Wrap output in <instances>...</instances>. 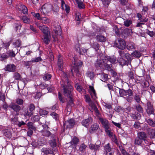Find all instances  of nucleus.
<instances>
[{
    "label": "nucleus",
    "instance_id": "f257e3e1",
    "mask_svg": "<svg viewBox=\"0 0 155 155\" xmlns=\"http://www.w3.org/2000/svg\"><path fill=\"white\" fill-rule=\"evenodd\" d=\"M65 81H62L61 82V91L63 95L68 97V104L72 106L73 101L72 99V91L73 87L69 82L67 78V76L65 74Z\"/></svg>",
    "mask_w": 155,
    "mask_h": 155
},
{
    "label": "nucleus",
    "instance_id": "f03ea898",
    "mask_svg": "<svg viewBox=\"0 0 155 155\" xmlns=\"http://www.w3.org/2000/svg\"><path fill=\"white\" fill-rule=\"evenodd\" d=\"M117 61L116 58L114 56H105L102 60L98 59L95 64V67L97 68H100L102 69H105L109 71H113L112 65L111 64H108V61L112 64H115Z\"/></svg>",
    "mask_w": 155,
    "mask_h": 155
},
{
    "label": "nucleus",
    "instance_id": "7ed1b4c3",
    "mask_svg": "<svg viewBox=\"0 0 155 155\" xmlns=\"http://www.w3.org/2000/svg\"><path fill=\"white\" fill-rule=\"evenodd\" d=\"M15 56V52L12 50L7 51L5 54H0V60L3 61L9 58H13Z\"/></svg>",
    "mask_w": 155,
    "mask_h": 155
},
{
    "label": "nucleus",
    "instance_id": "20e7f679",
    "mask_svg": "<svg viewBox=\"0 0 155 155\" xmlns=\"http://www.w3.org/2000/svg\"><path fill=\"white\" fill-rule=\"evenodd\" d=\"M52 9V6L51 4H45L41 8V12L44 15L51 11Z\"/></svg>",
    "mask_w": 155,
    "mask_h": 155
},
{
    "label": "nucleus",
    "instance_id": "39448f33",
    "mask_svg": "<svg viewBox=\"0 0 155 155\" xmlns=\"http://www.w3.org/2000/svg\"><path fill=\"white\" fill-rule=\"evenodd\" d=\"M146 110L147 113L148 114H154L155 110L153 104L150 101L147 102V103Z\"/></svg>",
    "mask_w": 155,
    "mask_h": 155
},
{
    "label": "nucleus",
    "instance_id": "423d86ee",
    "mask_svg": "<svg viewBox=\"0 0 155 155\" xmlns=\"http://www.w3.org/2000/svg\"><path fill=\"white\" fill-rule=\"evenodd\" d=\"M114 45L120 49H124L126 46V43L123 39H119L114 43Z\"/></svg>",
    "mask_w": 155,
    "mask_h": 155
},
{
    "label": "nucleus",
    "instance_id": "0eeeda50",
    "mask_svg": "<svg viewBox=\"0 0 155 155\" xmlns=\"http://www.w3.org/2000/svg\"><path fill=\"white\" fill-rule=\"evenodd\" d=\"M120 96L124 97V96H127L128 95H133L134 94L132 91L130 89L127 90L120 89L119 91Z\"/></svg>",
    "mask_w": 155,
    "mask_h": 155
},
{
    "label": "nucleus",
    "instance_id": "6e6552de",
    "mask_svg": "<svg viewBox=\"0 0 155 155\" xmlns=\"http://www.w3.org/2000/svg\"><path fill=\"white\" fill-rule=\"evenodd\" d=\"M75 121L73 119H71L64 123L63 126L64 128H70L73 127L75 124Z\"/></svg>",
    "mask_w": 155,
    "mask_h": 155
},
{
    "label": "nucleus",
    "instance_id": "1a4fd4ad",
    "mask_svg": "<svg viewBox=\"0 0 155 155\" xmlns=\"http://www.w3.org/2000/svg\"><path fill=\"white\" fill-rule=\"evenodd\" d=\"M16 8L19 11H22L23 14H25L27 13V8L24 5L19 4L16 6Z\"/></svg>",
    "mask_w": 155,
    "mask_h": 155
},
{
    "label": "nucleus",
    "instance_id": "9d476101",
    "mask_svg": "<svg viewBox=\"0 0 155 155\" xmlns=\"http://www.w3.org/2000/svg\"><path fill=\"white\" fill-rule=\"evenodd\" d=\"M39 29L44 34V35H47L50 34V31L48 28L45 25L39 26L38 27Z\"/></svg>",
    "mask_w": 155,
    "mask_h": 155
},
{
    "label": "nucleus",
    "instance_id": "9b49d317",
    "mask_svg": "<svg viewBox=\"0 0 155 155\" xmlns=\"http://www.w3.org/2000/svg\"><path fill=\"white\" fill-rule=\"evenodd\" d=\"M58 29H56L54 30V32H52V36L53 38H54V40L55 41L56 40V36L57 35H60L61 34V29L60 27L58 26Z\"/></svg>",
    "mask_w": 155,
    "mask_h": 155
},
{
    "label": "nucleus",
    "instance_id": "f8f14e48",
    "mask_svg": "<svg viewBox=\"0 0 155 155\" xmlns=\"http://www.w3.org/2000/svg\"><path fill=\"white\" fill-rule=\"evenodd\" d=\"M75 49L80 54H83V53H85L87 52V49L82 48L81 49L80 48V45L78 44L75 46Z\"/></svg>",
    "mask_w": 155,
    "mask_h": 155
},
{
    "label": "nucleus",
    "instance_id": "ddd939ff",
    "mask_svg": "<svg viewBox=\"0 0 155 155\" xmlns=\"http://www.w3.org/2000/svg\"><path fill=\"white\" fill-rule=\"evenodd\" d=\"M100 142H97L95 144L91 143L89 145V148L91 150H94V151H96L99 149L100 147Z\"/></svg>",
    "mask_w": 155,
    "mask_h": 155
},
{
    "label": "nucleus",
    "instance_id": "4468645a",
    "mask_svg": "<svg viewBox=\"0 0 155 155\" xmlns=\"http://www.w3.org/2000/svg\"><path fill=\"white\" fill-rule=\"evenodd\" d=\"M99 120L105 129L109 127L110 125L107 120L102 118H99Z\"/></svg>",
    "mask_w": 155,
    "mask_h": 155
},
{
    "label": "nucleus",
    "instance_id": "2eb2a0df",
    "mask_svg": "<svg viewBox=\"0 0 155 155\" xmlns=\"http://www.w3.org/2000/svg\"><path fill=\"white\" fill-rule=\"evenodd\" d=\"M9 107L16 112H19L21 109L20 106L12 103L9 104Z\"/></svg>",
    "mask_w": 155,
    "mask_h": 155
},
{
    "label": "nucleus",
    "instance_id": "dca6fc26",
    "mask_svg": "<svg viewBox=\"0 0 155 155\" xmlns=\"http://www.w3.org/2000/svg\"><path fill=\"white\" fill-rule=\"evenodd\" d=\"M16 67L14 64H8L5 68L6 71L9 72H15L16 71Z\"/></svg>",
    "mask_w": 155,
    "mask_h": 155
},
{
    "label": "nucleus",
    "instance_id": "f3484780",
    "mask_svg": "<svg viewBox=\"0 0 155 155\" xmlns=\"http://www.w3.org/2000/svg\"><path fill=\"white\" fill-rule=\"evenodd\" d=\"M89 91L92 98L94 99H95L97 98L96 94L94 87L90 86H89Z\"/></svg>",
    "mask_w": 155,
    "mask_h": 155
},
{
    "label": "nucleus",
    "instance_id": "a211bd4d",
    "mask_svg": "<svg viewBox=\"0 0 155 155\" xmlns=\"http://www.w3.org/2000/svg\"><path fill=\"white\" fill-rule=\"evenodd\" d=\"M61 6L62 8L63 9L65 10L67 13H69L70 10L69 6L65 4L64 1L63 0H61Z\"/></svg>",
    "mask_w": 155,
    "mask_h": 155
},
{
    "label": "nucleus",
    "instance_id": "6ab92c4d",
    "mask_svg": "<svg viewBox=\"0 0 155 155\" xmlns=\"http://www.w3.org/2000/svg\"><path fill=\"white\" fill-rule=\"evenodd\" d=\"M51 38V34L47 35H43L42 38L44 42L46 45H48L50 41Z\"/></svg>",
    "mask_w": 155,
    "mask_h": 155
},
{
    "label": "nucleus",
    "instance_id": "aec40b11",
    "mask_svg": "<svg viewBox=\"0 0 155 155\" xmlns=\"http://www.w3.org/2000/svg\"><path fill=\"white\" fill-rule=\"evenodd\" d=\"M50 144L51 146V149L53 151H57V149L56 147V143L55 140H54L53 141H51L50 142Z\"/></svg>",
    "mask_w": 155,
    "mask_h": 155
},
{
    "label": "nucleus",
    "instance_id": "412c9836",
    "mask_svg": "<svg viewBox=\"0 0 155 155\" xmlns=\"http://www.w3.org/2000/svg\"><path fill=\"white\" fill-rule=\"evenodd\" d=\"M58 67L60 68L59 70H61V67L63 65V61L62 56L60 55H59L58 56Z\"/></svg>",
    "mask_w": 155,
    "mask_h": 155
},
{
    "label": "nucleus",
    "instance_id": "4be33fe9",
    "mask_svg": "<svg viewBox=\"0 0 155 155\" xmlns=\"http://www.w3.org/2000/svg\"><path fill=\"white\" fill-rule=\"evenodd\" d=\"M137 137L142 140L147 138V136L145 133L143 132H139L137 133Z\"/></svg>",
    "mask_w": 155,
    "mask_h": 155
},
{
    "label": "nucleus",
    "instance_id": "5701e85b",
    "mask_svg": "<svg viewBox=\"0 0 155 155\" xmlns=\"http://www.w3.org/2000/svg\"><path fill=\"white\" fill-rule=\"evenodd\" d=\"M85 97L86 101L89 104L90 106L93 107L94 106V104L91 101L89 96L87 95H85Z\"/></svg>",
    "mask_w": 155,
    "mask_h": 155
},
{
    "label": "nucleus",
    "instance_id": "b1692460",
    "mask_svg": "<svg viewBox=\"0 0 155 155\" xmlns=\"http://www.w3.org/2000/svg\"><path fill=\"white\" fill-rule=\"evenodd\" d=\"M117 62L121 66H123L126 64V61L123 57H118L117 59Z\"/></svg>",
    "mask_w": 155,
    "mask_h": 155
},
{
    "label": "nucleus",
    "instance_id": "393cba45",
    "mask_svg": "<svg viewBox=\"0 0 155 155\" xmlns=\"http://www.w3.org/2000/svg\"><path fill=\"white\" fill-rule=\"evenodd\" d=\"M40 131L42 133V135L43 136L48 137L51 135V133L47 130H42Z\"/></svg>",
    "mask_w": 155,
    "mask_h": 155
},
{
    "label": "nucleus",
    "instance_id": "a878e982",
    "mask_svg": "<svg viewBox=\"0 0 155 155\" xmlns=\"http://www.w3.org/2000/svg\"><path fill=\"white\" fill-rule=\"evenodd\" d=\"M148 133L151 138H153L155 137V130L149 129L148 130Z\"/></svg>",
    "mask_w": 155,
    "mask_h": 155
},
{
    "label": "nucleus",
    "instance_id": "bb28decb",
    "mask_svg": "<svg viewBox=\"0 0 155 155\" xmlns=\"http://www.w3.org/2000/svg\"><path fill=\"white\" fill-rule=\"evenodd\" d=\"M90 119H87L82 120L81 124L84 126L87 127L90 124Z\"/></svg>",
    "mask_w": 155,
    "mask_h": 155
},
{
    "label": "nucleus",
    "instance_id": "cd10ccee",
    "mask_svg": "<svg viewBox=\"0 0 155 155\" xmlns=\"http://www.w3.org/2000/svg\"><path fill=\"white\" fill-rule=\"evenodd\" d=\"M41 151L44 153L47 154L49 153L54 154V151H52L51 149L48 150L47 148H43L41 149Z\"/></svg>",
    "mask_w": 155,
    "mask_h": 155
},
{
    "label": "nucleus",
    "instance_id": "c85d7f7f",
    "mask_svg": "<svg viewBox=\"0 0 155 155\" xmlns=\"http://www.w3.org/2000/svg\"><path fill=\"white\" fill-rule=\"evenodd\" d=\"M97 41L101 42L105 41L106 40V37L101 35H98L97 36Z\"/></svg>",
    "mask_w": 155,
    "mask_h": 155
},
{
    "label": "nucleus",
    "instance_id": "c756f323",
    "mask_svg": "<svg viewBox=\"0 0 155 155\" xmlns=\"http://www.w3.org/2000/svg\"><path fill=\"white\" fill-rule=\"evenodd\" d=\"M79 68L77 66V65H76V64H74V66L73 67L71 70L72 74H73V71L76 73L77 75L78 74L79 71Z\"/></svg>",
    "mask_w": 155,
    "mask_h": 155
},
{
    "label": "nucleus",
    "instance_id": "7c9ffc66",
    "mask_svg": "<svg viewBox=\"0 0 155 155\" xmlns=\"http://www.w3.org/2000/svg\"><path fill=\"white\" fill-rule=\"evenodd\" d=\"M13 77L15 80L18 81L21 80V77L20 74L18 72H15L13 74Z\"/></svg>",
    "mask_w": 155,
    "mask_h": 155
},
{
    "label": "nucleus",
    "instance_id": "2f4dec72",
    "mask_svg": "<svg viewBox=\"0 0 155 155\" xmlns=\"http://www.w3.org/2000/svg\"><path fill=\"white\" fill-rule=\"evenodd\" d=\"M79 141V139L76 137H74L71 141L72 145H75L78 144Z\"/></svg>",
    "mask_w": 155,
    "mask_h": 155
},
{
    "label": "nucleus",
    "instance_id": "473e14b6",
    "mask_svg": "<svg viewBox=\"0 0 155 155\" xmlns=\"http://www.w3.org/2000/svg\"><path fill=\"white\" fill-rule=\"evenodd\" d=\"M146 120L150 125L153 127H155V120L153 121L150 119H146Z\"/></svg>",
    "mask_w": 155,
    "mask_h": 155
},
{
    "label": "nucleus",
    "instance_id": "72a5a7b5",
    "mask_svg": "<svg viewBox=\"0 0 155 155\" xmlns=\"http://www.w3.org/2000/svg\"><path fill=\"white\" fill-rule=\"evenodd\" d=\"M33 114L31 111H29L27 109H25L24 111V114L25 116L31 117Z\"/></svg>",
    "mask_w": 155,
    "mask_h": 155
},
{
    "label": "nucleus",
    "instance_id": "f704fd0d",
    "mask_svg": "<svg viewBox=\"0 0 155 155\" xmlns=\"http://www.w3.org/2000/svg\"><path fill=\"white\" fill-rule=\"evenodd\" d=\"M76 1L79 8L82 9L84 8V5L81 0H76Z\"/></svg>",
    "mask_w": 155,
    "mask_h": 155
},
{
    "label": "nucleus",
    "instance_id": "c9c22d12",
    "mask_svg": "<svg viewBox=\"0 0 155 155\" xmlns=\"http://www.w3.org/2000/svg\"><path fill=\"white\" fill-rule=\"evenodd\" d=\"M123 32L124 35L127 36L132 32V30L128 28H126L124 30Z\"/></svg>",
    "mask_w": 155,
    "mask_h": 155
},
{
    "label": "nucleus",
    "instance_id": "e433bc0d",
    "mask_svg": "<svg viewBox=\"0 0 155 155\" xmlns=\"http://www.w3.org/2000/svg\"><path fill=\"white\" fill-rule=\"evenodd\" d=\"M105 131L109 137H111L113 135V133L111 132L110 127L105 129Z\"/></svg>",
    "mask_w": 155,
    "mask_h": 155
},
{
    "label": "nucleus",
    "instance_id": "4c0bfd02",
    "mask_svg": "<svg viewBox=\"0 0 155 155\" xmlns=\"http://www.w3.org/2000/svg\"><path fill=\"white\" fill-rule=\"evenodd\" d=\"M123 19L124 20V25L126 27L129 26L132 24V21L130 20Z\"/></svg>",
    "mask_w": 155,
    "mask_h": 155
},
{
    "label": "nucleus",
    "instance_id": "58836bf2",
    "mask_svg": "<svg viewBox=\"0 0 155 155\" xmlns=\"http://www.w3.org/2000/svg\"><path fill=\"white\" fill-rule=\"evenodd\" d=\"M118 147L122 154L120 155H129V154L127 153L126 151L123 148L121 145L118 146Z\"/></svg>",
    "mask_w": 155,
    "mask_h": 155
},
{
    "label": "nucleus",
    "instance_id": "ea45409f",
    "mask_svg": "<svg viewBox=\"0 0 155 155\" xmlns=\"http://www.w3.org/2000/svg\"><path fill=\"white\" fill-rule=\"evenodd\" d=\"M51 75L49 74H45L43 76V79L46 81L49 80L51 78Z\"/></svg>",
    "mask_w": 155,
    "mask_h": 155
},
{
    "label": "nucleus",
    "instance_id": "a19ab883",
    "mask_svg": "<svg viewBox=\"0 0 155 155\" xmlns=\"http://www.w3.org/2000/svg\"><path fill=\"white\" fill-rule=\"evenodd\" d=\"M87 147V146L84 144H81L79 147L80 151L81 152H84Z\"/></svg>",
    "mask_w": 155,
    "mask_h": 155
},
{
    "label": "nucleus",
    "instance_id": "79ce46f5",
    "mask_svg": "<svg viewBox=\"0 0 155 155\" xmlns=\"http://www.w3.org/2000/svg\"><path fill=\"white\" fill-rule=\"evenodd\" d=\"M127 48L129 50H132L134 49L133 43H129L127 45Z\"/></svg>",
    "mask_w": 155,
    "mask_h": 155
},
{
    "label": "nucleus",
    "instance_id": "37998d69",
    "mask_svg": "<svg viewBox=\"0 0 155 155\" xmlns=\"http://www.w3.org/2000/svg\"><path fill=\"white\" fill-rule=\"evenodd\" d=\"M4 134L5 136L8 138H10L12 136V133L9 130H5L4 131Z\"/></svg>",
    "mask_w": 155,
    "mask_h": 155
},
{
    "label": "nucleus",
    "instance_id": "c03bdc74",
    "mask_svg": "<svg viewBox=\"0 0 155 155\" xmlns=\"http://www.w3.org/2000/svg\"><path fill=\"white\" fill-rule=\"evenodd\" d=\"M112 137L113 141L118 146L121 145L120 142L118 141L116 136L114 135L113 136H112Z\"/></svg>",
    "mask_w": 155,
    "mask_h": 155
},
{
    "label": "nucleus",
    "instance_id": "a18cd8bd",
    "mask_svg": "<svg viewBox=\"0 0 155 155\" xmlns=\"http://www.w3.org/2000/svg\"><path fill=\"white\" fill-rule=\"evenodd\" d=\"M41 20L45 24H48L51 22V20L46 17H41Z\"/></svg>",
    "mask_w": 155,
    "mask_h": 155
},
{
    "label": "nucleus",
    "instance_id": "49530a36",
    "mask_svg": "<svg viewBox=\"0 0 155 155\" xmlns=\"http://www.w3.org/2000/svg\"><path fill=\"white\" fill-rule=\"evenodd\" d=\"M104 150L105 152L110 151H111V148L110 146V144L109 143L105 145Z\"/></svg>",
    "mask_w": 155,
    "mask_h": 155
},
{
    "label": "nucleus",
    "instance_id": "de8ad7c7",
    "mask_svg": "<svg viewBox=\"0 0 155 155\" xmlns=\"http://www.w3.org/2000/svg\"><path fill=\"white\" fill-rule=\"evenodd\" d=\"M133 95H128V96H127V97H124V98L126 99L127 101L129 103H131L133 100V98L132 97Z\"/></svg>",
    "mask_w": 155,
    "mask_h": 155
},
{
    "label": "nucleus",
    "instance_id": "09e8293b",
    "mask_svg": "<svg viewBox=\"0 0 155 155\" xmlns=\"http://www.w3.org/2000/svg\"><path fill=\"white\" fill-rule=\"evenodd\" d=\"M99 127L98 125L96 123H95L92 125L91 127V130L92 131H95L97 130Z\"/></svg>",
    "mask_w": 155,
    "mask_h": 155
},
{
    "label": "nucleus",
    "instance_id": "8fccbe9b",
    "mask_svg": "<svg viewBox=\"0 0 155 155\" xmlns=\"http://www.w3.org/2000/svg\"><path fill=\"white\" fill-rule=\"evenodd\" d=\"M132 55L134 56L137 58L140 57L141 55L139 51H137L133 52L132 53Z\"/></svg>",
    "mask_w": 155,
    "mask_h": 155
},
{
    "label": "nucleus",
    "instance_id": "3c124183",
    "mask_svg": "<svg viewBox=\"0 0 155 155\" xmlns=\"http://www.w3.org/2000/svg\"><path fill=\"white\" fill-rule=\"evenodd\" d=\"M111 0H101L102 3L105 7H107L110 3Z\"/></svg>",
    "mask_w": 155,
    "mask_h": 155
},
{
    "label": "nucleus",
    "instance_id": "603ef678",
    "mask_svg": "<svg viewBox=\"0 0 155 155\" xmlns=\"http://www.w3.org/2000/svg\"><path fill=\"white\" fill-rule=\"evenodd\" d=\"M22 20L25 23H29L30 22L29 18H28L26 16H24L22 17Z\"/></svg>",
    "mask_w": 155,
    "mask_h": 155
},
{
    "label": "nucleus",
    "instance_id": "864d4df0",
    "mask_svg": "<svg viewBox=\"0 0 155 155\" xmlns=\"http://www.w3.org/2000/svg\"><path fill=\"white\" fill-rule=\"evenodd\" d=\"M142 142V140L138 137H136L135 139L134 143L136 145H139L141 144Z\"/></svg>",
    "mask_w": 155,
    "mask_h": 155
},
{
    "label": "nucleus",
    "instance_id": "5fc2aeb1",
    "mask_svg": "<svg viewBox=\"0 0 155 155\" xmlns=\"http://www.w3.org/2000/svg\"><path fill=\"white\" fill-rule=\"evenodd\" d=\"M146 33L149 35L150 37H155V33L153 31H150L147 30Z\"/></svg>",
    "mask_w": 155,
    "mask_h": 155
},
{
    "label": "nucleus",
    "instance_id": "6e6d98bb",
    "mask_svg": "<svg viewBox=\"0 0 155 155\" xmlns=\"http://www.w3.org/2000/svg\"><path fill=\"white\" fill-rule=\"evenodd\" d=\"M48 113V112L45 110L40 109L39 110V114L40 115H45Z\"/></svg>",
    "mask_w": 155,
    "mask_h": 155
},
{
    "label": "nucleus",
    "instance_id": "4d7b16f0",
    "mask_svg": "<svg viewBox=\"0 0 155 155\" xmlns=\"http://www.w3.org/2000/svg\"><path fill=\"white\" fill-rule=\"evenodd\" d=\"M125 58L127 60V61L128 62H131L132 59L130 57V56L129 54L128 53H125Z\"/></svg>",
    "mask_w": 155,
    "mask_h": 155
},
{
    "label": "nucleus",
    "instance_id": "13d9d810",
    "mask_svg": "<svg viewBox=\"0 0 155 155\" xmlns=\"http://www.w3.org/2000/svg\"><path fill=\"white\" fill-rule=\"evenodd\" d=\"M11 121L13 124H17L18 121V117H15L14 118H11Z\"/></svg>",
    "mask_w": 155,
    "mask_h": 155
},
{
    "label": "nucleus",
    "instance_id": "bf43d9fd",
    "mask_svg": "<svg viewBox=\"0 0 155 155\" xmlns=\"http://www.w3.org/2000/svg\"><path fill=\"white\" fill-rule=\"evenodd\" d=\"M50 115L55 120H57L59 118L58 115L55 112H52L51 114Z\"/></svg>",
    "mask_w": 155,
    "mask_h": 155
},
{
    "label": "nucleus",
    "instance_id": "052dcab7",
    "mask_svg": "<svg viewBox=\"0 0 155 155\" xmlns=\"http://www.w3.org/2000/svg\"><path fill=\"white\" fill-rule=\"evenodd\" d=\"M136 108L137 110L139 112H142L143 111V109L139 104L136 106Z\"/></svg>",
    "mask_w": 155,
    "mask_h": 155
},
{
    "label": "nucleus",
    "instance_id": "680f3d73",
    "mask_svg": "<svg viewBox=\"0 0 155 155\" xmlns=\"http://www.w3.org/2000/svg\"><path fill=\"white\" fill-rule=\"evenodd\" d=\"M142 87L144 88H147L148 87L149 85V82L147 81H145L143 82L141 84Z\"/></svg>",
    "mask_w": 155,
    "mask_h": 155
},
{
    "label": "nucleus",
    "instance_id": "e2e57ef3",
    "mask_svg": "<svg viewBox=\"0 0 155 155\" xmlns=\"http://www.w3.org/2000/svg\"><path fill=\"white\" fill-rule=\"evenodd\" d=\"M87 74L88 77H89L91 79H93L94 77V74L93 72L88 71L87 73Z\"/></svg>",
    "mask_w": 155,
    "mask_h": 155
},
{
    "label": "nucleus",
    "instance_id": "0e129e2a",
    "mask_svg": "<svg viewBox=\"0 0 155 155\" xmlns=\"http://www.w3.org/2000/svg\"><path fill=\"white\" fill-rule=\"evenodd\" d=\"M23 100L21 99L18 98L16 100V103L19 105H21L23 103Z\"/></svg>",
    "mask_w": 155,
    "mask_h": 155
},
{
    "label": "nucleus",
    "instance_id": "69168bd1",
    "mask_svg": "<svg viewBox=\"0 0 155 155\" xmlns=\"http://www.w3.org/2000/svg\"><path fill=\"white\" fill-rule=\"evenodd\" d=\"M93 47L97 51L99 49V45L97 43L94 42L93 44Z\"/></svg>",
    "mask_w": 155,
    "mask_h": 155
},
{
    "label": "nucleus",
    "instance_id": "338daca9",
    "mask_svg": "<svg viewBox=\"0 0 155 155\" xmlns=\"http://www.w3.org/2000/svg\"><path fill=\"white\" fill-rule=\"evenodd\" d=\"M128 75L129 78L131 79H133L134 78V73L133 71H130L128 72Z\"/></svg>",
    "mask_w": 155,
    "mask_h": 155
},
{
    "label": "nucleus",
    "instance_id": "774afa93",
    "mask_svg": "<svg viewBox=\"0 0 155 155\" xmlns=\"http://www.w3.org/2000/svg\"><path fill=\"white\" fill-rule=\"evenodd\" d=\"M31 144L33 147H34L35 148L38 146V145H41V143H40L39 142V141H38V143L35 141H33L32 142Z\"/></svg>",
    "mask_w": 155,
    "mask_h": 155
}]
</instances>
